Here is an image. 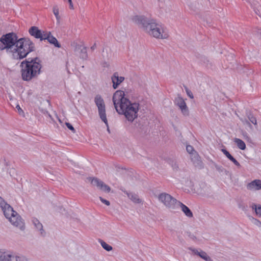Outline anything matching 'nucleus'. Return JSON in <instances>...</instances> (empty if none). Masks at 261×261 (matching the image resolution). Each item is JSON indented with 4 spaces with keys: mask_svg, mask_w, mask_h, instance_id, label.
Here are the masks:
<instances>
[{
    "mask_svg": "<svg viewBox=\"0 0 261 261\" xmlns=\"http://www.w3.org/2000/svg\"><path fill=\"white\" fill-rule=\"evenodd\" d=\"M38 57L25 59L20 64L22 79L24 81H30L37 77L40 73L42 68Z\"/></svg>",
    "mask_w": 261,
    "mask_h": 261,
    "instance_id": "4",
    "label": "nucleus"
},
{
    "mask_svg": "<svg viewBox=\"0 0 261 261\" xmlns=\"http://www.w3.org/2000/svg\"><path fill=\"white\" fill-rule=\"evenodd\" d=\"M256 34L258 37H261V29H257Z\"/></svg>",
    "mask_w": 261,
    "mask_h": 261,
    "instance_id": "41",
    "label": "nucleus"
},
{
    "mask_svg": "<svg viewBox=\"0 0 261 261\" xmlns=\"http://www.w3.org/2000/svg\"><path fill=\"white\" fill-rule=\"evenodd\" d=\"M254 11L255 13L257 15H259V16L260 15V14H259V11H258V10L256 11L255 9H254Z\"/></svg>",
    "mask_w": 261,
    "mask_h": 261,
    "instance_id": "46",
    "label": "nucleus"
},
{
    "mask_svg": "<svg viewBox=\"0 0 261 261\" xmlns=\"http://www.w3.org/2000/svg\"><path fill=\"white\" fill-rule=\"evenodd\" d=\"M7 219L12 225L18 227L20 229L23 230L24 229V223L20 216L17 212L12 213L11 215Z\"/></svg>",
    "mask_w": 261,
    "mask_h": 261,
    "instance_id": "7",
    "label": "nucleus"
},
{
    "mask_svg": "<svg viewBox=\"0 0 261 261\" xmlns=\"http://www.w3.org/2000/svg\"><path fill=\"white\" fill-rule=\"evenodd\" d=\"M29 33L30 35L36 39H42V32L37 27L33 26L31 27L29 30Z\"/></svg>",
    "mask_w": 261,
    "mask_h": 261,
    "instance_id": "13",
    "label": "nucleus"
},
{
    "mask_svg": "<svg viewBox=\"0 0 261 261\" xmlns=\"http://www.w3.org/2000/svg\"><path fill=\"white\" fill-rule=\"evenodd\" d=\"M199 62L201 64L205 66L206 67L208 66L209 60L207 58L204 56H199L197 57Z\"/></svg>",
    "mask_w": 261,
    "mask_h": 261,
    "instance_id": "24",
    "label": "nucleus"
},
{
    "mask_svg": "<svg viewBox=\"0 0 261 261\" xmlns=\"http://www.w3.org/2000/svg\"><path fill=\"white\" fill-rule=\"evenodd\" d=\"M107 126L108 127V132H110V130H109V126H108H108L107 125Z\"/></svg>",
    "mask_w": 261,
    "mask_h": 261,
    "instance_id": "49",
    "label": "nucleus"
},
{
    "mask_svg": "<svg viewBox=\"0 0 261 261\" xmlns=\"http://www.w3.org/2000/svg\"><path fill=\"white\" fill-rule=\"evenodd\" d=\"M75 50H80V58L83 60H86L88 58V54L87 52V48L86 47H82V45L76 44L75 47Z\"/></svg>",
    "mask_w": 261,
    "mask_h": 261,
    "instance_id": "17",
    "label": "nucleus"
},
{
    "mask_svg": "<svg viewBox=\"0 0 261 261\" xmlns=\"http://www.w3.org/2000/svg\"><path fill=\"white\" fill-rule=\"evenodd\" d=\"M221 151L225 155V156L230 161L233 156L230 154V153L225 149H221Z\"/></svg>",
    "mask_w": 261,
    "mask_h": 261,
    "instance_id": "28",
    "label": "nucleus"
},
{
    "mask_svg": "<svg viewBox=\"0 0 261 261\" xmlns=\"http://www.w3.org/2000/svg\"><path fill=\"white\" fill-rule=\"evenodd\" d=\"M239 207L241 208L242 209V210H243V211H245L246 210V207L244 205L240 204L239 205Z\"/></svg>",
    "mask_w": 261,
    "mask_h": 261,
    "instance_id": "44",
    "label": "nucleus"
},
{
    "mask_svg": "<svg viewBox=\"0 0 261 261\" xmlns=\"http://www.w3.org/2000/svg\"><path fill=\"white\" fill-rule=\"evenodd\" d=\"M88 179L91 181L93 185L97 186L100 190L107 193L110 192L111 188L98 178L96 177H89Z\"/></svg>",
    "mask_w": 261,
    "mask_h": 261,
    "instance_id": "8",
    "label": "nucleus"
},
{
    "mask_svg": "<svg viewBox=\"0 0 261 261\" xmlns=\"http://www.w3.org/2000/svg\"><path fill=\"white\" fill-rule=\"evenodd\" d=\"M160 201L162 202L166 207L174 209L177 207L179 201L166 193H162L158 197Z\"/></svg>",
    "mask_w": 261,
    "mask_h": 261,
    "instance_id": "6",
    "label": "nucleus"
},
{
    "mask_svg": "<svg viewBox=\"0 0 261 261\" xmlns=\"http://www.w3.org/2000/svg\"><path fill=\"white\" fill-rule=\"evenodd\" d=\"M172 168H173V169L174 170H177L178 169V166L175 163H174L173 164H172Z\"/></svg>",
    "mask_w": 261,
    "mask_h": 261,
    "instance_id": "40",
    "label": "nucleus"
},
{
    "mask_svg": "<svg viewBox=\"0 0 261 261\" xmlns=\"http://www.w3.org/2000/svg\"><path fill=\"white\" fill-rule=\"evenodd\" d=\"M236 166L240 167V164L233 157L230 160Z\"/></svg>",
    "mask_w": 261,
    "mask_h": 261,
    "instance_id": "37",
    "label": "nucleus"
},
{
    "mask_svg": "<svg viewBox=\"0 0 261 261\" xmlns=\"http://www.w3.org/2000/svg\"><path fill=\"white\" fill-rule=\"evenodd\" d=\"M32 221L36 229L40 232V233L42 236L44 237L45 232L43 229L42 223H41V222L35 218H33Z\"/></svg>",
    "mask_w": 261,
    "mask_h": 261,
    "instance_id": "16",
    "label": "nucleus"
},
{
    "mask_svg": "<svg viewBox=\"0 0 261 261\" xmlns=\"http://www.w3.org/2000/svg\"><path fill=\"white\" fill-rule=\"evenodd\" d=\"M215 168L217 171L219 172H222L223 170V168L221 166H219L218 165H215Z\"/></svg>",
    "mask_w": 261,
    "mask_h": 261,
    "instance_id": "39",
    "label": "nucleus"
},
{
    "mask_svg": "<svg viewBox=\"0 0 261 261\" xmlns=\"http://www.w3.org/2000/svg\"><path fill=\"white\" fill-rule=\"evenodd\" d=\"M112 100L116 111L125 116L126 119L133 122L138 116L139 104L132 103L122 90H117L113 94Z\"/></svg>",
    "mask_w": 261,
    "mask_h": 261,
    "instance_id": "2",
    "label": "nucleus"
},
{
    "mask_svg": "<svg viewBox=\"0 0 261 261\" xmlns=\"http://www.w3.org/2000/svg\"><path fill=\"white\" fill-rule=\"evenodd\" d=\"M126 194L128 198L134 203H140L141 202L142 200L139 198L137 194L134 193H128L127 192H126Z\"/></svg>",
    "mask_w": 261,
    "mask_h": 261,
    "instance_id": "20",
    "label": "nucleus"
},
{
    "mask_svg": "<svg viewBox=\"0 0 261 261\" xmlns=\"http://www.w3.org/2000/svg\"><path fill=\"white\" fill-rule=\"evenodd\" d=\"M191 159L195 167L199 168H202L203 167V163L200 159L199 155L196 151H194L193 153H192Z\"/></svg>",
    "mask_w": 261,
    "mask_h": 261,
    "instance_id": "11",
    "label": "nucleus"
},
{
    "mask_svg": "<svg viewBox=\"0 0 261 261\" xmlns=\"http://www.w3.org/2000/svg\"><path fill=\"white\" fill-rule=\"evenodd\" d=\"M175 103L180 108L182 113L184 115H188V108L184 99L181 96H178L175 98Z\"/></svg>",
    "mask_w": 261,
    "mask_h": 261,
    "instance_id": "9",
    "label": "nucleus"
},
{
    "mask_svg": "<svg viewBox=\"0 0 261 261\" xmlns=\"http://www.w3.org/2000/svg\"><path fill=\"white\" fill-rule=\"evenodd\" d=\"M46 38H47L48 42L49 43L53 44L55 47L58 48H60L61 47V44L58 42L57 39L51 34L50 37H48Z\"/></svg>",
    "mask_w": 261,
    "mask_h": 261,
    "instance_id": "21",
    "label": "nucleus"
},
{
    "mask_svg": "<svg viewBox=\"0 0 261 261\" xmlns=\"http://www.w3.org/2000/svg\"><path fill=\"white\" fill-rule=\"evenodd\" d=\"M7 203L3 199V198L0 196V207L1 208L4 207L5 204H6Z\"/></svg>",
    "mask_w": 261,
    "mask_h": 261,
    "instance_id": "34",
    "label": "nucleus"
},
{
    "mask_svg": "<svg viewBox=\"0 0 261 261\" xmlns=\"http://www.w3.org/2000/svg\"><path fill=\"white\" fill-rule=\"evenodd\" d=\"M243 122L244 123H245H245H246V124H249V125H250V126H251L250 123V122H249V121H248L247 120H245V121H243Z\"/></svg>",
    "mask_w": 261,
    "mask_h": 261,
    "instance_id": "47",
    "label": "nucleus"
},
{
    "mask_svg": "<svg viewBox=\"0 0 261 261\" xmlns=\"http://www.w3.org/2000/svg\"><path fill=\"white\" fill-rule=\"evenodd\" d=\"M2 210L3 212L4 216L6 218L10 217L12 213H15L16 212V211H14L13 207L8 203L5 204V205L3 207Z\"/></svg>",
    "mask_w": 261,
    "mask_h": 261,
    "instance_id": "18",
    "label": "nucleus"
},
{
    "mask_svg": "<svg viewBox=\"0 0 261 261\" xmlns=\"http://www.w3.org/2000/svg\"><path fill=\"white\" fill-rule=\"evenodd\" d=\"M99 199L101 202L105 204L106 205H107L108 206L110 205V202L108 200L103 199L101 197H99Z\"/></svg>",
    "mask_w": 261,
    "mask_h": 261,
    "instance_id": "33",
    "label": "nucleus"
},
{
    "mask_svg": "<svg viewBox=\"0 0 261 261\" xmlns=\"http://www.w3.org/2000/svg\"><path fill=\"white\" fill-rule=\"evenodd\" d=\"M12 259L14 261H29L28 259L25 256L21 254H13Z\"/></svg>",
    "mask_w": 261,
    "mask_h": 261,
    "instance_id": "23",
    "label": "nucleus"
},
{
    "mask_svg": "<svg viewBox=\"0 0 261 261\" xmlns=\"http://www.w3.org/2000/svg\"><path fill=\"white\" fill-rule=\"evenodd\" d=\"M186 91L189 97H190L191 98H194L193 95L190 90L186 88Z\"/></svg>",
    "mask_w": 261,
    "mask_h": 261,
    "instance_id": "38",
    "label": "nucleus"
},
{
    "mask_svg": "<svg viewBox=\"0 0 261 261\" xmlns=\"http://www.w3.org/2000/svg\"><path fill=\"white\" fill-rule=\"evenodd\" d=\"M68 2L69 3L70 8V9H73V4H72V1H71V2L70 1H68Z\"/></svg>",
    "mask_w": 261,
    "mask_h": 261,
    "instance_id": "45",
    "label": "nucleus"
},
{
    "mask_svg": "<svg viewBox=\"0 0 261 261\" xmlns=\"http://www.w3.org/2000/svg\"><path fill=\"white\" fill-rule=\"evenodd\" d=\"M99 242L100 243L101 246L102 248L107 250V251H110L113 249V248L111 246L108 244L107 243H106L105 241H103L102 240H99Z\"/></svg>",
    "mask_w": 261,
    "mask_h": 261,
    "instance_id": "26",
    "label": "nucleus"
},
{
    "mask_svg": "<svg viewBox=\"0 0 261 261\" xmlns=\"http://www.w3.org/2000/svg\"><path fill=\"white\" fill-rule=\"evenodd\" d=\"M250 219L255 225H257V226H261V222L258 219L253 217H251Z\"/></svg>",
    "mask_w": 261,
    "mask_h": 261,
    "instance_id": "30",
    "label": "nucleus"
},
{
    "mask_svg": "<svg viewBox=\"0 0 261 261\" xmlns=\"http://www.w3.org/2000/svg\"><path fill=\"white\" fill-rule=\"evenodd\" d=\"M247 188L250 190H258L261 189V180L255 179L247 185Z\"/></svg>",
    "mask_w": 261,
    "mask_h": 261,
    "instance_id": "14",
    "label": "nucleus"
},
{
    "mask_svg": "<svg viewBox=\"0 0 261 261\" xmlns=\"http://www.w3.org/2000/svg\"><path fill=\"white\" fill-rule=\"evenodd\" d=\"M234 142L237 144L238 147L241 150H245L246 148L245 142L240 139L234 138Z\"/></svg>",
    "mask_w": 261,
    "mask_h": 261,
    "instance_id": "22",
    "label": "nucleus"
},
{
    "mask_svg": "<svg viewBox=\"0 0 261 261\" xmlns=\"http://www.w3.org/2000/svg\"><path fill=\"white\" fill-rule=\"evenodd\" d=\"M55 16L56 17L57 20L59 21L60 20V18L59 14H58L57 16Z\"/></svg>",
    "mask_w": 261,
    "mask_h": 261,
    "instance_id": "48",
    "label": "nucleus"
},
{
    "mask_svg": "<svg viewBox=\"0 0 261 261\" xmlns=\"http://www.w3.org/2000/svg\"><path fill=\"white\" fill-rule=\"evenodd\" d=\"M186 150L187 152L191 154V155H192V153H193V152L195 151L194 148L191 145H187L186 147Z\"/></svg>",
    "mask_w": 261,
    "mask_h": 261,
    "instance_id": "31",
    "label": "nucleus"
},
{
    "mask_svg": "<svg viewBox=\"0 0 261 261\" xmlns=\"http://www.w3.org/2000/svg\"><path fill=\"white\" fill-rule=\"evenodd\" d=\"M252 210H254L257 216L261 217V205L252 203L251 206Z\"/></svg>",
    "mask_w": 261,
    "mask_h": 261,
    "instance_id": "25",
    "label": "nucleus"
},
{
    "mask_svg": "<svg viewBox=\"0 0 261 261\" xmlns=\"http://www.w3.org/2000/svg\"><path fill=\"white\" fill-rule=\"evenodd\" d=\"M68 1H70L71 2V0H68Z\"/></svg>",
    "mask_w": 261,
    "mask_h": 261,
    "instance_id": "50",
    "label": "nucleus"
},
{
    "mask_svg": "<svg viewBox=\"0 0 261 261\" xmlns=\"http://www.w3.org/2000/svg\"><path fill=\"white\" fill-rule=\"evenodd\" d=\"M133 22L141 26L149 35L158 39H166L168 35L164 32L162 24L143 15H136L132 18Z\"/></svg>",
    "mask_w": 261,
    "mask_h": 261,
    "instance_id": "3",
    "label": "nucleus"
},
{
    "mask_svg": "<svg viewBox=\"0 0 261 261\" xmlns=\"http://www.w3.org/2000/svg\"><path fill=\"white\" fill-rule=\"evenodd\" d=\"M180 207L185 215L188 218H192L193 214L191 210L186 205L179 201L177 204V207Z\"/></svg>",
    "mask_w": 261,
    "mask_h": 261,
    "instance_id": "15",
    "label": "nucleus"
},
{
    "mask_svg": "<svg viewBox=\"0 0 261 261\" xmlns=\"http://www.w3.org/2000/svg\"><path fill=\"white\" fill-rule=\"evenodd\" d=\"M0 50H6L14 60H22L35 50V44L29 38H19L14 32L3 35L0 38Z\"/></svg>",
    "mask_w": 261,
    "mask_h": 261,
    "instance_id": "1",
    "label": "nucleus"
},
{
    "mask_svg": "<svg viewBox=\"0 0 261 261\" xmlns=\"http://www.w3.org/2000/svg\"><path fill=\"white\" fill-rule=\"evenodd\" d=\"M111 79L113 83V87L114 89H116L117 88L118 85L124 80V77L119 76L118 72H115L112 75Z\"/></svg>",
    "mask_w": 261,
    "mask_h": 261,
    "instance_id": "12",
    "label": "nucleus"
},
{
    "mask_svg": "<svg viewBox=\"0 0 261 261\" xmlns=\"http://www.w3.org/2000/svg\"><path fill=\"white\" fill-rule=\"evenodd\" d=\"M96 47V43H95L91 47V49L93 50H94Z\"/></svg>",
    "mask_w": 261,
    "mask_h": 261,
    "instance_id": "43",
    "label": "nucleus"
},
{
    "mask_svg": "<svg viewBox=\"0 0 261 261\" xmlns=\"http://www.w3.org/2000/svg\"><path fill=\"white\" fill-rule=\"evenodd\" d=\"M16 108L17 109L19 114H20L21 113H23V111L22 110V109H21V108L20 107V106L19 105H17L16 106Z\"/></svg>",
    "mask_w": 261,
    "mask_h": 261,
    "instance_id": "42",
    "label": "nucleus"
},
{
    "mask_svg": "<svg viewBox=\"0 0 261 261\" xmlns=\"http://www.w3.org/2000/svg\"><path fill=\"white\" fill-rule=\"evenodd\" d=\"M188 234V237L191 239H192V240L193 241H197V238L195 236H194L193 234L191 233V232H187Z\"/></svg>",
    "mask_w": 261,
    "mask_h": 261,
    "instance_id": "35",
    "label": "nucleus"
},
{
    "mask_svg": "<svg viewBox=\"0 0 261 261\" xmlns=\"http://www.w3.org/2000/svg\"><path fill=\"white\" fill-rule=\"evenodd\" d=\"M50 35H51V33L50 32H46V33H45L44 32H43V33H42V39H40V41L45 40H47V38H46L48 37H50Z\"/></svg>",
    "mask_w": 261,
    "mask_h": 261,
    "instance_id": "29",
    "label": "nucleus"
},
{
    "mask_svg": "<svg viewBox=\"0 0 261 261\" xmlns=\"http://www.w3.org/2000/svg\"><path fill=\"white\" fill-rule=\"evenodd\" d=\"M53 13L54 14V15L55 16H57L58 14H59V9L57 7V6H55L53 8Z\"/></svg>",
    "mask_w": 261,
    "mask_h": 261,
    "instance_id": "36",
    "label": "nucleus"
},
{
    "mask_svg": "<svg viewBox=\"0 0 261 261\" xmlns=\"http://www.w3.org/2000/svg\"><path fill=\"white\" fill-rule=\"evenodd\" d=\"M188 249L191 251L194 255L199 256L205 261H213L212 258L207 254V253L201 249L198 250L191 247H189Z\"/></svg>",
    "mask_w": 261,
    "mask_h": 261,
    "instance_id": "10",
    "label": "nucleus"
},
{
    "mask_svg": "<svg viewBox=\"0 0 261 261\" xmlns=\"http://www.w3.org/2000/svg\"><path fill=\"white\" fill-rule=\"evenodd\" d=\"M65 124H66V126L68 127V128L70 130H71L73 133L75 132V130L74 128L70 123L66 122Z\"/></svg>",
    "mask_w": 261,
    "mask_h": 261,
    "instance_id": "32",
    "label": "nucleus"
},
{
    "mask_svg": "<svg viewBox=\"0 0 261 261\" xmlns=\"http://www.w3.org/2000/svg\"><path fill=\"white\" fill-rule=\"evenodd\" d=\"M248 118L249 121L251 122L253 124L256 125L257 124L256 119L255 117H254V116L252 114L249 113L248 114Z\"/></svg>",
    "mask_w": 261,
    "mask_h": 261,
    "instance_id": "27",
    "label": "nucleus"
},
{
    "mask_svg": "<svg viewBox=\"0 0 261 261\" xmlns=\"http://www.w3.org/2000/svg\"><path fill=\"white\" fill-rule=\"evenodd\" d=\"M94 102L97 107L100 118L108 126V122L106 113V106L101 96L96 95L94 98Z\"/></svg>",
    "mask_w": 261,
    "mask_h": 261,
    "instance_id": "5",
    "label": "nucleus"
},
{
    "mask_svg": "<svg viewBox=\"0 0 261 261\" xmlns=\"http://www.w3.org/2000/svg\"><path fill=\"white\" fill-rule=\"evenodd\" d=\"M12 257L13 253L0 250V261H14Z\"/></svg>",
    "mask_w": 261,
    "mask_h": 261,
    "instance_id": "19",
    "label": "nucleus"
}]
</instances>
